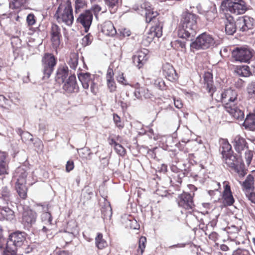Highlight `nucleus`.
I'll return each instance as SVG.
<instances>
[{
    "label": "nucleus",
    "instance_id": "nucleus-12",
    "mask_svg": "<svg viewBox=\"0 0 255 255\" xmlns=\"http://www.w3.org/2000/svg\"><path fill=\"white\" fill-rule=\"evenodd\" d=\"M36 218L35 212L29 209H24L22 213V223L25 227L28 228L35 223Z\"/></svg>",
    "mask_w": 255,
    "mask_h": 255
},
{
    "label": "nucleus",
    "instance_id": "nucleus-42",
    "mask_svg": "<svg viewBox=\"0 0 255 255\" xmlns=\"http://www.w3.org/2000/svg\"><path fill=\"white\" fill-rule=\"evenodd\" d=\"M61 36H51L52 46L56 50L59 47L60 44V37Z\"/></svg>",
    "mask_w": 255,
    "mask_h": 255
},
{
    "label": "nucleus",
    "instance_id": "nucleus-15",
    "mask_svg": "<svg viewBox=\"0 0 255 255\" xmlns=\"http://www.w3.org/2000/svg\"><path fill=\"white\" fill-rule=\"evenodd\" d=\"M63 90L67 93H71L78 90V86L75 76L71 75L69 77L63 86Z\"/></svg>",
    "mask_w": 255,
    "mask_h": 255
},
{
    "label": "nucleus",
    "instance_id": "nucleus-41",
    "mask_svg": "<svg viewBox=\"0 0 255 255\" xmlns=\"http://www.w3.org/2000/svg\"><path fill=\"white\" fill-rule=\"evenodd\" d=\"M146 243V239L144 237H141L139 240V245L138 249V253L140 254L143 253L145 248V243Z\"/></svg>",
    "mask_w": 255,
    "mask_h": 255
},
{
    "label": "nucleus",
    "instance_id": "nucleus-20",
    "mask_svg": "<svg viewBox=\"0 0 255 255\" xmlns=\"http://www.w3.org/2000/svg\"><path fill=\"white\" fill-rule=\"evenodd\" d=\"M232 143L235 149L238 152L243 150L247 147L245 139L240 135L235 136Z\"/></svg>",
    "mask_w": 255,
    "mask_h": 255
},
{
    "label": "nucleus",
    "instance_id": "nucleus-51",
    "mask_svg": "<svg viewBox=\"0 0 255 255\" xmlns=\"http://www.w3.org/2000/svg\"><path fill=\"white\" fill-rule=\"evenodd\" d=\"M253 153L252 151L248 150L245 152V158L248 166H249L253 158Z\"/></svg>",
    "mask_w": 255,
    "mask_h": 255
},
{
    "label": "nucleus",
    "instance_id": "nucleus-30",
    "mask_svg": "<svg viewBox=\"0 0 255 255\" xmlns=\"http://www.w3.org/2000/svg\"><path fill=\"white\" fill-rule=\"evenodd\" d=\"M162 27L163 24L161 22H159L158 24H156L155 25L152 26L149 31H150L155 37L159 38L161 37L162 34Z\"/></svg>",
    "mask_w": 255,
    "mask_h": 255
},
{
    "label": "nucleus",
    "instance_id": "nucleus-47",
    "mask_svg": "<svg viewBox=\"0 0 255 255\" xmlns=\"http://www.w3.org/2000/svg\"><path fill=\"white\" fill-rule=\"evenodd\" d=\"M80 157L83 158H87L90 156L91 153L88 148H84L81 149L80 152L79 153Z\"/></svg>",
    "mask_w": 255,
    "mask_h": 255
},
{
    "label": "nucleus",
    "instance_id": "nucleus-59",
    "mask_svg": "<svg viewBox=\"0 0 255 255\" xmlns=\"http://www.w3.org/2000/svg\"><path fill=\"white\" fill-rule=\"evenodd\" d=\"M74 162L72 161H68L66 165V170L69 172L74 168Z\"/></svg>",
    "mask_w": 255,
    "mask_h": 255
},
{
    "label": "nucleus",
    "instance_id": "nucleus-57",
    "mask_svg": "<svg viewBox=\"0 0 255 255\" xmlns=\"http://www.w3.org/2000/svg\"><path fill=\"white\" fill-rule=\"evenodd\" d=\"M154 84L157 85L159 88L161 90H164L165 89V83L161 79H157L155 81Z\"/></svg>",
    "mask_w": 255,
    "mask_h": 255
},
{
    "label": "nucleus",
    "instance_id": "nucleus-54",
    "mask_svg": "<svg viewBox=\"0 0 255 255\" xmlns=\"http://www.w3.org/2000/svg\"><path fill=\"white\" fill-rule=\"evenodd\" d=\"M90 10H91V11L92 13V12H93V13L96 17H97V15L99 13V12L100 11H101L102 8L100 5H99L98 4H95V5H93L91 7V8Z\"/></svg>",
    "mask_w": 255,
    "mask_h": 255
},
{
    "label": "nucleus",
    "instance_id": "nucleus-45",
    "mask_svg": "<svg viewBox=\"0 0 255 255\" xmlns=\"http://www.w3.org/2000/svg\"><path fill=\"white\" fill-rule=\"evenodd\" d=\"M51 36H61L60 28L55 24H52L51 28Z\"/></svg>",
    "mask_w": 255,
    "mask_h": 255
},
{
    "label": "nucleus",
    "instance_id": "nucleus-2",
    "mask_svg": "<svg viewBox=\"0 0 255 255\" xmlns=\"http://www.w3.org/2000/svg\"><path fill=\"white\" fill-rule=\"evenodd\" d=\"M197 29V16L193 13L185 12L182 14L181 25L178 30L180 38L192 40Z\"/></svg>",
    "mask_w": 255,
    "mask_h": 255
},
{
    "label": "nucleus",
    "instance_id": "nucleus-33",
    "mask_svg": "<svg viewBox=\"0 0 255 255\" xmlns=\"http://www.w3.org/2000/svg\"><path fill=\"white\" fill-rule=\"evenodd\" d=\"M96 244L99 249H103L107 246V242L103 239V235L101 233H98L95 238Z\"/></svg>",
    "mask_w": 255,
    "mask_h": 255
},
{
    "label": "nucleus",
    "instance_id": "nucleus-4",
    "mask_svg": "<svg viewBox=\"0 0 255 255\" xmlns=\"http://www.w3.org/2000/svg\"><path fill=\"white\" fill-rule=\"evenodd\" d=\"M25 240V234L21 232H16L11 234L6 243L5 252L10 255H15L18 248L20 247Z\"/></svg>",
    "mask_w": 255,
    "mask_h": 255
},
{
    "label": "nucleus",
    "instance_id": "nucleus-18",
    "mask_svg": "<svg viewBox=\"0 0 255 255\" xmlns=\"http://www.w3.org/2000/svg\"><path fill=\"white\" fill-rule=\"evenodd\" d=\"M141 8L143 9L145 20L147 22H151V20L155 18L158 15L157 12L154 11L147 3H145L142 5Z\"/></svg>",
    "mask_w": 255,
    "mask_h": 255
},
{
    "label": "nucleus",
    "instance_id": "nucleus-21",
    "mask_svg": "<svg viewBox=\"0 0 255 255\" xmlns=\"http://www.w3.org/2000/svg\"><path fill=\"white\" fill-rule=\"evenodd\" d=\"M78 76L83 88L85 89H88L90 85L94 82L92 80L91 74L89 73H80Z\"/></svg>",
    "mask_w": 255,
    "mask_h": 255
},
{
    "label": "nucleus",
    "instance_id": "nucleus-22",
    "mask_svg": "<svg viewBox=\"0 0 255 255\" xmlns=\"http://www.w3.org/2000/svg\"><path fill=\"white\" fill-rule=\"evenodd\" d=\"M102 31L105 34L109 36H114L117 33L116 29L114 24L110 21H106L104 23L102 26Z\"/></svg>",
    "mask_w": 255,
    "mask_h": 255
},
{
    "label": "nucleus",
    "instance_id": "nucleus-53",
    "mask_svg": "<svg viewBox=\"0 0 255 255\" xmlns=\"http://www.w3.org/2000/svg\"><path fill=\"white\" fill-rule=\"evenodd\" d=\"M26 22L29 26L33 25L35 23V19L34 14H29L26 17Z\"/></svg>",
    "mask_w": 255,
    "mask_h": 255
},
{
    "label": "nucleus",
    "instance_id": "nucleus-1",
    "mask_svg": "<svg viewBox=\"0 0 255 255\" xmlns=\"http://www.w3.org/2000/svg\"><path fill=\"white\" fill-rule=\"evenodd\" d=\"M237 92L231 88L225 89L221 93V100L224 108L232 117L239 121L244 119V113L238 106L239 100Z\"/></svg>",
    "mask_w": 255,
    "mask_h": 255
},
{
    "label": "nucleus",
    "instance_id": "nucleus-40",
    "mask_svg": "<svg viewBox=\"0 0 255 255\" xmlns=\"http://www.w3.org/2000/svg\"><path fill=\"white\" fill-rule=\"evenodd\" d=\"M247 91L250 98L255 99V82H252L249 84L247 87Z\"/></svg>",
    "mask_w": 255,
    "mask_h": 255
},
{
    "label": "nucleus",
    "instance_id": "nucleus-43",
    "mask_svg": "<svg viewBox=\"0 0 255 255\" xmlns=\"http://www.w3.org/2000/svg\"><path fill=\"white\" fill-rule=\"evenodd\" d=\"M2 198L6 201L10 200V194L9 190L6 187H3L1 192Z\"/></svg>",
    "mask_w": 255,
    "mask_h": 255
},
{
    "label": "nucleus",
    "instance_id": "nucleus-49",
    "mask_svg": "<svg viewBox=\"0 0 255 255\" xmlns=\"http://www.w3.org/2000/svg\"><path fill=\"white\" fill-rule=\"evenodd\" d=\"M92 40H93L92 36L91 34H88L86 35V36H85L82 38V44L84 46L88 45L89 44H90L91 43Z\"/></svg>",
    "mask_w": 255,
    "mask_h": 255
},
{
    "label": "nucleus",
    "instance_id": "nucleus-48",
    "mask_svg": "<svg viewBox=\"0 0 255 255\" xmlns=\"http://www.w3.org/2000/svg\"><path fill=\"white\" fill-rule=\"evenodd\" d=\"M253 190H252L245 192V193L248 199L253 203L255 204V192H254Z\"/></svg>",
    "mask_w": 255,
    "mask_h": 255
},
{
    "label": "nucleus",
    "instance_id": "nucleus-8",
    "mask_svg": "<svg viewBox=\"0 0 255 255\" xmlns=\"http://www.w3.org/2000/svg\"><path fill=\"white\" fill-rule=\"evenodd\" d=\"M42 72L43 79H48L56 64L55 57L52 54L45 53L42 59Z\"/></svg>",
    "mask_w": 255,
    "mask_h": 255
},
{
    "label": "nucleus",
    "instance_id": "nucleus-56",
    "mask_svg": "<svg viewBox=\"0 0 255 255\" xmlns=\"http://www.w3.org/2000/svg\"><path fill=\"white\" fill-rule=\"evenodd\" d=\"M107 86L110 90V92H114L116 89V85L115 82L114 80L110 81L107 82Z\"/></svg>",
    "mask_w": 255,
    "mask_h": 255
},
{
    "label": "nucleus",
    "instance_id": "nucleus-5",
    "mask_svg": "<svg viewBox=\"0 0 255 255\" xmlns=\"http://www.w3.org/2000/svg\"><path fill=\"white\" fill-rule=\"evenodd\" d=\"M215 43V41L213 37L209 34L204 32L199 35L190 45L192 49H206L213 46Z\"/></svg>",
    "mask_w": 255,
    "mask_h": 255
},
{
    "label": "nucleus",
    "instance_id": "nucleus-34",
    "mask_svg": "<svg viewBox=\"0 0 255 255\" xmlns=\"http://www.w3.org/2000/svg\"><path fill=\"white\" fill-rule=\"evenodd\" d=\"M28 0H10L9 3V8L18 9L26 2Z\"/></svg>",
    "mask_w": 255,
    "mask_h": 255
},
{
    "label": "nucleus",
    "instance_id": "nucleus-3",
    "mask_svg": "<svg viewBox=\"0 0 255 255\" xmlns=\"http://www.w3.org/2000/svg\"><path fill=\"white\" fill-rule=\"evenodd\" d=\"M54 17L59 23L71 26L74 21L73 9L70 0L61 3L58 6Z\"/></svg>",
    "mask_w": 255,
    "mask_h": 255
},
{
    "label": "nucleus",
    "instance_id": "nucleus-62",
    "mask_svg": "<svg viewBox=\"0 0 255 255\" xmlns=\"http://www.w3.org/2000/svg\"><path fill=\"white\" fill-rule=\"evenodd\" d=\"M174 105L178 109H181L183 107V104L180 100H174Z\"/></svg>",
    "mask_w": 255,
    "mask_h": 255
},
{
    "label": "nucleus",
    "instance_id": "nucleus-13",
    "mask_svg": "<svg viewBox=\"0 0 255 255\" xmlns=\"http://www.w3.org/2000/svg\"><path fill=\"white\" fill-rule=\"evenodd\" d=\"M224 190L222 193L223 203L225 205L231 206L234 202L235 199L233 197L231 191L230 183L227 181H225L223 183Z\"/></svg>",
    "mask_w": 255,
    "mask_h": 255
},
{
    "label": "nucleus",
    "instance_id": "nucleus-28",
    "mask_svg": "<svg viewBox=\"0 0 255 255\" xmlns=\"http://www.w3.org/2000/svg\"><path fill=\"white\" fill-rule=\"evenodd\" d=\"M1 215L7 220H12L14 218V212L9 208L4 207L0 210Z\"/></svg>",
    "mask_w": 255,
    "mask_h": 255
},
{
    "label": "nucleus",
    "instance_id": "nucleus-39",
    "mask_svg": "<svg viewBox=\"0 0 255 255\" xmlns=\"http://www.w3.org/2000/svg\"><path fill=\"white\" fill-rule=\"evenodd\" d=\"M222 153L223 157H224L225 155L227 154V153H232L231 145L229 144V143L228 141H224L222 143Z\"/></svg>",
    "mask_w": 255,
    "mask_h": 255
},
{
    "label": "nucleus",
    "instance_id": "nucleus-52",
    "mask_svg": "<svg viewBox=\"0 0 255 255\" xmlns=\"http://www.w3.org/2000/svg\"><path fill=\"white\" fill-rule=\"evenodd\" d=\"M114 73L113 70L112 68L109 67L107 70V74H106L107 82L110 81L114 80Z\"/></svg>",
    "mask_w": 255,
    "mask_h": 255
},
{
    "label": "nucleus",
    "instance_id": "nucleus-11",
    "mask_svg": "<svg viewBox=\"0 0 255 255\" xmlns=\"http://www.w3.org/2000/svg\"><path fill=\"white\" fill-rule=\"evenodd\" d=\"M178 205L186 210L192 209L194 206L193 198L187 193L180 194L177 198Z\"/></svg>",
    "mask_w": 255,
    "mask_h": 255
},
{
    "label": "nucleus",
    "instance_id": "nucleus-44",
    "mask_svg": "<svg viewBox=\"0 0 255 255\" xmlns=\"http://www.w3.org/2000/svg\"><path fill=\"white\" fill-rule=\"evenodd\" d=\"M113 120L117 128L120 129H122L124 128V125L121 122L120 117L117 114H113Z\"/></svg>",
    "mask_w": 255,
    "mask_h": 255
},
{
    "label": "nucleus",
    "instance_id": "nucleus-46",
    "mask_svg": "<svg viewBox=\"0 0 255 255\" xmlns=\"http://www.w3.org/2000/svg\"><path fill=\"white\" fill-rule=\"evenodd\" d=\"M105 3L110 8H114L117 7L121 0H104Z\"/></svg>",
    "mask_w": 255,
    "mask_h": 255
},
{
    "label": "nucleus",
    "instance_id": "nucleus-27",
    "mask_svg": "<svg viewBox=\"0 0 255 255\" xmlns=\"http://www.w3.org/2000/svg\"><path fill=\"white\" fill-rule=\"evenodd\" d=\"M235 72L237 75L242 77H248L251 74L250 68L247 65L237 67Z\"/></svg>",
    "mask_w": 255,
    "mask_h": 255
},
{
    "label": "nucleus",
    "instance_id": "nucleus-6",
    "mask_svg": "<svg viewBox=\"0 0 255 255\" xmlns=\"http://www.w3.org/2000/svg\"><path fill=\"white\" fill-rule=\"evenodd\" d=\"M255 55V51L248 47H237L232 51V56L235 60L249 63Z\"/></svg>",
    "mask_w": 255,
    "mask_h": 255
},
{
    "label": "nucleus",
    "instance_id": "nucleus-7",
    "mask_svg": "<svg viewBox=\"0 0 255 255\" xmlns=\"http://www.w3.org/2000/svg\"><path fill=\"white\" fill-rule=\"evenodd\" d=\"M227 11L236 15L242 14L247 10L246 2L243 0H225L222 2Z\"/></svg>",
    "mask_w": 255,
    "mask_h": 255
},
{
    "label": "nucleus",
    "instance_id": "nucleus-26",
    "mask_svg": "<svg viewBox=\"0 0 255 255\" xmlns=\"http://www.w3.org/2000/svg\"><path fill=\"white\" fill-rule=\"evenodd\" d=\"M244 126L251 130H255V114H249L244 121Z\"/></svg>",
    "mask_w": 255,
    "mask_h": 255
},
{
    "label": "nucleus",
    "instance_id": "nucleus-10",
    "mask_svg": "<svg viewBox=\"0 0 255 255\" xmlns=\"http://www.w3.org/2000/svg\"><path fill=\"white\" fill-rule=\"evenodd\" d=\"M93 20V14L91 10H86L81 13L77 19L78 23L84 27L85 32H88Z\"/></svg>",
    "mask_w": 255,
    "mask_h": 255
},
{
    "label": "nucleus",
    "instance_id": "nucleus-17",
    "mask_svg": "<svg viewBox=\"0 0 255 255\" xmlns=\"http://www.w3.org/2000/svg\"><path fill=\"white\" fill-rule=\"evenodd\" d=\"M162 69L164 75L169 81H173L177 79L175 71L171 65L165 63L163 65Z\"/></svg>",
    "mask_w": 255,
    "mask_h": 255
},
{
    "label": "nucleus",
    "instance_id": "nucleus-38",
    "mask_svg": "<svg viewBox=\"0 0 255 255\" xmlns=\"http://www.w3.org/2000/svg\"><path fill=\"white\" fill-rule=\"evenodd\" d=\"M204 78L205 83L207 84V88L210 90L213 85L212 75L209 72L205 73L204 76Z\"/></svg>",
    "mask_w": 255,
    "mask_h": 255
},
{
    "label": "nucleus",
    "instance_id": "nucleus-35",
    "mask_svg": "<svg viewBox=\"0 0 255 255\" xmlns=\"http://www.w3.org/2000/svg\"><path fill=\"white\" fill-rule=\"evenodd\" d=\"M155 37L153 34L150 31H149L147 34L144 36L142 41V44L145 46H148Z\"/></svg>",
    "mask_w": 255,
    "mask_h": 255
},
{
    "label": "nucleus",
    "instance_id": "nucleus-31",
    "mask_svg": "<svg viewBox=\"0 0 255 255\" xmlns=\"http://www.w3.org/2000/svg\"><path fill=\"white\" fill-rule=\"evenodd\" d=\"M78 53L75 52L71 53L69 56L68 64L70 67L75 69L78 65Z\"/></svg>",
    "mask_w": 255,
    "mask_h": 255
},
{
    "label": "nucleus",
    "instance_id": "nucleus-25",
    "mask_svg": "<svg viewBox=\"0 0 255 255\" xmlns=\"http://www.w3.org/2000/svg\"><path fill=\"white\" fill-rule=\"evenodd\" d=\"M238 29L236 21L235 22L232 18L227 19L225 24V31L229 35H233Z\"/></svg>",
    "mask_w": 255,
    "mask_h": 255
},
{
    "label": "nucleus",
    "instance_id": "nucleus-61",
    "mask_svg": "<svg viewBox=\"0 0 255 255\" xmlns=\"http://www.w3.org/2000/svg\"><path fill=\"white\" fill-rule=\"evenodd\" d=\"M120 33L123 36H125V37L128 36L130 34V31L126 28L122 29L120 31Z\"/></svg>",
    "mask_w": 255,
    "mask_h": 255
},
{
    "label": "nucleus",
    "instance_id": "nucleus-37",
    "mask_svg": "<svg viewBox=\"0 0 255 255\" xmlns=\"http://www.w3.org/2000/svg\"><path fill=\"white\" fill-rule=\"evenodd\" d=\"M102 215L103 219H110L112 215V209L110 205L102 209Z\"/></svg>",
    "mask_w": 255,
    "mask_h": 255
},
{
    "label": "nucleus",
    "instance_id": "nucleus-50",
    "mask_svg": "<svg viewBox=\"0 0 255 255\" xmlns=\"http://www.w3.org/2000/svg\"><path fill=\"white\" fill-rule=\"evenodd\" d=\"M114 149L116 152L121 156L124 155L126 153V150L124 147L119 143L116 144V146L114 147Z\"/></svg>",
    "mask_w": 255,
    "mask_h": 255
},
{
    "label": "nucleus",
    "instance_id": "nucleus-36",
    "mask_svg": "<svg viewBox=\"0 0 255 255\" xmlns=\"http://www.w3.org/2000/svg\"><path fill=\"white\" fill-rule=\"evenodd\" d=\"M17 172L19 173V175L16 183H26V177H27L26 171L23 169L18 168Z\"/></svg>",
    "mask_w": 255,
    "mask_h": 255
},
{
    "label": "nucleus",
    "instance_id": "nucleus-60",
    "mask_svg": "<svg viewBox=\"0 0 255 255\" xmlns=\"http://www.w3.org/2000/svg\"><path fill=\"white\" fill-rule=\"evenodd\" d=\"M90 86L91 93L94 95H96L98 91V88L96 84L94 82H93Z\"/></svg>",
    "mask_w": 255,
    "mask_h": 255
},
{
    "label": "nucleus",
    "instance_id": "nucleus-55",
    "mask_svg": "<svg viewBox=\"0 0 255 255\" xmlns=\"http://www.w3.org/2000/svg\"><path fill=\"white\" fill-rule=\"evenodd\" d=\"M117 81H118L119 83H120L124 85H129V84L127 82V80L124 77V74L123 73L120 74L117 77Z\"/></svg>",
    "mask_w": 255,
    "mask_h": 255
},
{
    "label": "nucleus",
    "instance_id": "nucleus-16",
    "mask_svg": "<svg viewBox=\"0 0 255 255\" xmlns=\"http://www.w3.org/2000/svg\"><path fill=\"white\" fill-rule=\"evenodd\" d=\"M223 158H225V163L228 166L237 169L239 163H240V168H242L243 163L240 161V159L237 158L235 155L232 154V153H227Z\"/></svg>",
    "mask_w": 255,
    "mask_h": 255
},
{
    "label": "nucleus",
    "instance_id": "nucleus-29",
    "mask_svg": "<svg viewBox=\"0 0 255 255\" xmlns=\"http://www.w3.org/2000/svg\"><path fill=\"white\" fill-rule=\"evenodd\" d=\"M25 183H16V189L19 196L23 199H25L27 197V189L25 186Z\"/></svg>",
    "mask_w": 255,
    "mask_h": 255
},
{
    "label": "nucleus",
    "instance_id": "nucleus-64",
    "mask_svg": "<svg viewBox=\"0 0 255 255\" xmlns=\"http://www.w3.org/2000/svg\"><path fill=\"white\" fill-rule=\"evenodd\" d=\"M109 143L112 146H114V147H115L116 146V144H118V143L116 142L113 138H109Z\"/></svg>",
    "mask_w": 255,
    "mask_h": 255
},
{
    "label": "nucleus",
    "instance_id": "nucleus-19",
    "mask_svg": "<svg viewBox=\"0 0 255 255\" xmlns=\"http://www.w3.org/2000/svg\"><path fill=\"white\" fill-rule=\"evenodd\" d=\"M43 211V213L41 215V219L45 225L50 226L51 225L52 217L51 214L48 211V205H41L40 206Z\"/></svg>",
    "mask_w": 255,
    "mask_h": 255
},
{
    "label": "nucleus",
    "instance_id": "nucleus-23",
    "mask_svg": "<svg viewBox=\"0 0 255 255\" xmlns=\"http://www.w3.org/2000/svg\"><path fill=\"white\" fill-rule=\"evenodd\" d=\"M68 75V67L64 66L61 67H59L57 71L56 79L59 83H63Z\"/></svg>",
    "mask_w": 255,
    "mask_h": 255
},
{
    "label": "nucleus",
    "instance_id": "nucleus-9",
    "mask_svg": "<svg viewBox=\"0 0 255 255\" xmlns=\"http://www.w3.org/2000/svg\"><path fill=\"white\" fill-rule=\"evenodd\" d=\"M254 19L249 16L239 17L236 20V26L240 31L247 32L252 30L254 26Z\"/></svg>",
    "mask_w": 255,
    "mask_h": 255
},
{
    "label": "nucleus",
    "instance_id": "nucleus-32",
    "mask_svg": "<svg viewBox=\"0 0 255 255\" xmlns=\"http://www.w3.org/2000/svg\"><path fill=\"white\" fill-rule=\"evenodd\" d=\"M75 11L78 13L82 9H84L87 6V0H75Z\"/></svg>",
    "mask_w": 255,
    "mask_h": 255
},
{
    "label": "nucleus",
    "instance_id": "nucleus-58",
    "mask_svg": "<svg viewBox=\"0 0 255 255\" xmlns=\"http://www.w3.org/2000/svg\"><path fill=\"white\" fill-rule=\"evenodd\" d=\"M6 173L5 163L3 161H0V175Z\"/></svg>",
    "mask_w": 255,
    "mask_h": 255
},
{
    "label": "nucleus",
    "instance_id": "nucleus-24",
    "mask_svg": "<svg viewBox=\"0 0 255 255\" xmlns=\"http://www.w3.org/2000/svg\"><path fill=\"white\" fill-rule=\"evenodd\" d=\"M243 191L246 192L254 189V178L253 176L249 174L247 177L245 181L242 183Z\"/></svg>",
    "mask_w": 255,
    "mask_h": 255
},
{
    "label": "nucleus",
    "instance_id": "nucleus-14",
    "mask_svg": "<svg viewBox=\"0 0 255 255\" xmlns=\"http://www.w3.org/2000/svg\"><path fill=\"white\" fill-rule=\"evenodd\" d=\"M148 58V50L144 49L139 51L132 57L133 62L138 68H141Z\"/></svg>",
    "mask_w": 255,
    "mask_h": 255
},
{
    "label": "nucleus",
    "instance_id": "nucleus-63",
    "mask_svg": "<svg viewBox=\"0 0 255 255\" xmlns=\"http://www.w3.org/2000/svg\"><path fill=\"white\" fill-rule=\"evenodd\" d=\"M134 96L137 99H140L141 97V89L137 88L134 91Z\"/></svg>",
    "mask_w": 255,
    "mask_h": 255
}]
</instances>
